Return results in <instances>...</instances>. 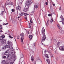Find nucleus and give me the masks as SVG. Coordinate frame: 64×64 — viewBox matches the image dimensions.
Instances as JSON below:
<instances>
[{
  "label": "nucleus",
  "mask_w": 64,
  "mask_h": 64,
  "mask_svg": "<svg viewBox=\"0 0 64 64\" xmlns=\"http://www.w3.org/2000/svg\"><path fill=\"white\" fill-rule=\"evenodd\" d=\"M34 10H35V8H38V6L37 5H35L34 6Z\"/></svg>",
  "instance_id": "11"
},
{
  "label": "nucleus",
  "mask_w": 64,
  "mask_h": 64,
  "mask_svg": "<svg viewBox=\"0 0 64 64\" xmlns=\"http://www.w3.org/2000/svg\"><path fill=\"white\" fill-rule=\"evenodd\" d=\"M33 46H35V44L34 43H33Z\"/></svg>",
  "instance_id": "37"
},
{
  "label": "nucleus",
  "mask_w": 64,
  "mask_h": 64,
  "mask_svg": "<svg viewBox=\"0 0 64 64\" xmlns=\"http://www.w3.org/2000/svg\"><path fill=\"white\" fill-rule=\"evenodd\" d=\"M12 12H15V10L14 9H12Z\"/></svg>",
  "instance_id": "23"
},
{
  "label": "nucleus",
  "mask_w": 64,
  "mask_h": 64,
  "mask_svg": "<svg viewBox=\"0 0 64 64\" xmlns=\"http://www.w3.org/2000/svg\"><path fill=\"white\" fill-rule=\"evenodd\" d=\"M28 9L24 8V11L25 12H27L28 11Z\"/></svg>",
  "instance_id": "9"
},
{
  "label": "nucleus",
  "mask_w": 64,
  "mask_h": 64,
  "mask_svg": "<svg viewBox=\"0 0 64 64\" xmlns=\"http://www.w3.org/2000/svg\"><path fill=\"white\" fill-rule=\"evenodd\" d=\"M9 37H10V38H11V39H12V38H13V37H12L11 36H9Z\"/></svg>",
  "instance_id": "28"
},
{
  "label": "nucleus",
  "mask_w": 64,
  "mask_h": 64,
  "mask_svg": "<svg viewBox=\"0 0 64 64\" xmlns=\"http://www.w3.org/2000/svg\"><path fill=\"white\" fill-rule=\"evenodd\" d=\"M6 5H9V4L8 3V2H6Z\"/></svg>",
  "instance_id": "25"
},
{
  "label": "nucleus",
  "mask_w": 64,
  "mask_h": 64,
  "mask_svg": "<svg viewBox=\"0 0 64 64\" xmlns=\"http://www.w3.org/2000/svg\"><path fill=\"white\" fill-rule=\"evenodd\" d=\"M46 5H48V4L47 3V2H46Z\"/></svg>",
  "instance_id": "44"
},
{
  "label": "nucleus",
  "mask_w": 64,
  "mask_h": 64,
  "mask_svg": "<svg viewBox=\"0 0 64 64\" xmlns=\"http://www.w3.org/2000/svg\"><path fill=\"white\" fill-rule=\"evenodd\" d=\"M4 11H2V13H3H3H4Z\"/></svg>",
  "instance_id": "49"
},
{
  "label": "nucleus",
  "mask_w": 64,
  "mask_h": 64,
  "mask_svg": "<svg viewBox=\"0 0 64 64\" xmlns=\"http://www.w3.org/2000/svg\"><path fill=\"white\" fill-rule=\"evenodd\" d=\"M53 5L54 6H55V4H53Z\"/></svg>",
  "instance_id": "58"
},
{
  "label": "nucleus",
  "mask_w": 64,
  "mask_h": 64,
  "mask_svg": "<svg viewBox=\"0 0 64 64\" xmlns=\"http://www.w3.org/2000/svg\"><path fill=\"white\" fill-rule=\"evenodd\" d=\"M10 64H13V62H10Z\"/></svg>",
  "instance_id": "50"
},
{
  "label": "nucleus",
  "mask_w": 64,
  "mask_h": 64,
  "mask_svg": "<svg viewBox=\"0 0 64 64\" xmlns=\"http://www.w3.org/2000/svg\"><path fill=\"white\" fill-rule=\"evenodd\" d=\"M23 48H25V47H24V46L23 47Z\"/></svg>",
  "instance_id": "63"
},
{
  "label": "nucleus",
  "mask_w": 64,
  "mask_h": 64,
  "mask_svg": "<svg viewBox=\"0 0 64 64\" xmlns=\"http://www.w3.org/2000/svg\"><path fill=\"white\" fill-rule=\"evenodd\" d=\"M2 38H5V35H2Z\"/></svg>",
  "instance_id": "26"
},
{
  "label": "nucleus",
  "mask_w": 64,
  "mask_h": 64,
  "mask_svg": "<svg viewBox=\"0 0 64 64\" xmlns=\"http://www.w3.org/2000/svg\"><path fill=\"white\" fill-rule=\"evenodd\" d=\"M21 8L20 6H18L16 7V10H21Z\"/></svg>",
  "instance_id": "8"
},
{
  "label": "nucleus",
  "mask_w": 64,
  "mask_h": 64,
  "mask_svg": "<svg viewBox=\"0 0 64 64\" xmlns=\"http://www.w3.org/2000/svg\"><path fill=\"white\" fill-rule=\"evenodd\" d=\"M0 32H2V30H1L0 31Z\"/></svg>",
  "instance_id": "61"
},
{
  "label": "nucleus",
  "mask_w": 64,
  "mask_h": 64,
  "mask_svg": "<svg viewBox=\"0 0 64 64\" xmlns=\"http://www.w3.org/2000/svg\"><path fill=\"white\" fill-rule=\"evenodd\" d=\"M53 20L51 19L50 20V23H52V22H53Z\"/></svg>",
  "instance_id": "27"
},
{
  "label": "nucleus",
  "mask_w": 64,
  "mask_h": 64,
  "mask_svg": "<svg viewBox=\"0 0 64 64\" xmlns=\"http://www.w3.org/2000/svg\"><path fill=\"white\" fill-rule=\"evenodd\" d=\"M43 37L42 38V39L41 43L42 44V45H44V41L45 40V39L46 38V36L45 34V33L42 34Z\"/></svg>",
  "instance_id": "2"
},
{
  "label": "nucleus",
  "mask_w": 64,
  "mask_h": 64,
  "mask_svg": "<svg viewBox=\"0 0 64 64\" xmlns=\"http://www.w3.org/2000/svg\"><path fill=\"white\" fill-rule=\"evenodd\" d=\"M31 29H32V30L31 31V34L32 33V32L33 31V27H32V28Z\"/></svg>",
  "instance_id": "20"
},
{
  "label": "nucleus",
  "mask_w": 64,
  "mask_h": 64,
  "mask_svg": "<svg viewBox=\"0 0 64 64\" xmlns=\"http://www.w3.org/2000/svg\"><path fill=\"white\" fill-rule=\"evenodd\" d=\"M2 26L0 24V29H2Z\"/></svg>",
  "instance_id": "32"
},
{
  "label": "nucleus",
  "mask_w": 64,
  "mask_h": 64,
  "mask_svg": "<svg viewBox=\"0 0 64 64\" xmlns=\"http://www.w3.org/2000/svg\"><path fill=\"white\" fill-rule=\"evenodd\" d=\"M29 28H31V26L30 25H29Z\"/></svg>",
  "instance_id": "47"
},
{
  "label": "nucleus",
  "mask_w": 64,
  "mask_h": 64,
  "mask_svg": "<svg viewBox=\"0 0 64 64\" xmlns=\"http://www.w3.org/2000/svg\"><path fill=\"white\" fill-rule=\"evenodd\" d=\"M57 44L58 45H59L60 44V42H58L57 43Z\"/></svg>",
  "instance_id": "29"
},
{
  "label": "nucleus",
  "mask_w": 64,
  "mask_h": 64,
  "mask_svg": "<svg viewBox=\"0 0 64 64\" xmlns=\"http://www.w3.org/2000/svg\"><path fill=\"white\" fill-rule=\"evenodd\" d=\"M62 22V24L63 25H64V21Z\"/></svg>",
  "instance_id": "42"
},
{
  "label": "nucleus",
  "mask_w": 64,
  "mask_h": 64,
  "mask_svg": "<svg viewBox=\"0 0 64 64\" xmlns=\"http://www.w3.org/2000/svg\"><path fill=\"white\" fill-rule=\"evenodd\" d=\"M47 62H48V61H50V60H49V59H47L46 60Z\"/></svg>",
  "instance_id": "36"
},
{
  "label": "nucleus",
  "mask_w": 64,
  "mask_h": 64,
  "mask_svg": "<svg viewBox=\"0 0 64 64\" xmlns=\"http://www.w3.org/2000/svg\"><path fill=\"white\" fill-rule=\"evenodd\" d=\"M28 34H29V32H28Z\"/></svg>",
  "instance_id": "56"
},
{
  "label": "nucleus",
  "mask_w": 64,
  "mask_h": 64,
  "mask_svg": "<svg viewBox=\"0 0 64 64\" xmlns=\"http://www.w3.org/2000/svg\"><path fill=\"white\" fill-rule=\"evenodd\" d=\"M8 24V23H6V24H3V25H6L7 24Z\"/></svg>",
  "instance_id": "31"
},
{
  "label": "nucleus",
  "mask_w": 64,
  "mask_h": 64,
  "mask_svg": "<svg viewBox=\"0 0 64 64\" xmlns=\"http://www.w3.org/2000/svg\"><path fill=\"white\" fill-rule=\"evenodd\" d=\"M9 5H10L12 4V2H9Z\"/></svg>",
  "instance_id": "33"
},
{
  "label": "nucleus",
  "mask_w": 64,
  "mask_h": 64,
  "mask_svg": "<svg viewBox=\"0 0 64 64\" xmlns=\"http://www.w3.org/2000/svg\"><path fill=\"white\" fill-rule=\"evenodd\" d=\"M24 1V0H20V4H22V3Z\"/></svg>",
  "instance_id": "15"
},
{
  "label": "nucleus",
  "mask_w": 64,
  "mask_h": 64,
  "mask_svg": "<svg viewBox=\"0 0 64 64\" xmlns=\"http://www.w3.org/2000/svg\"><path fill=\"white\" fill-rule=\"evenodd\" d=\"M0 15H1L2 16V15H3V13H1Z\"/></svg>",
  "instance_id": "39"
},
{
  "label": "nucleus",
  "mask_w": 64,
  "mask_h": 64,
  "mask_svg": "<svg viewBox=\"0 0 64 64\" xmlns=\"http://www.w3.org/2000/svg\"><path fill=\"white\" fill-rule=\"evenodd\" d=\"M31 52H32V53H33L34 52L32 51H31Z\"/></svg>",
  "instance_id": "55"
},
{
  "label": "nucleus",
  "mask_w": 64,
  "mask_h": 64,
  "mask_svg": "<svg viewBox=\"0 0 64 64\" xmlns=\"http://www.w3.org/2000/svg\"><path fill=\"white\" fill-rule=\"evenodd\" d=\"M0 42H1V43H2V44H4V43H6V40L4 39H3L2 38H0Z\"/></svg>",
  "instance_id": "3"
},
{
  "label": "nucleus",
  "mask_w": 64,
  "mask_h": 64,
  "mask_svg": "<svg viewBox=\"0 0 64 64\" xmlns=\"http://www.w3.org/2000/svg\"><path fill=\"white\" fill-rule=\"evenodd\" d=\"M24 16H26V17H27V16L28 15H29V14H27V13H25L24 14Z\"/></svg>",
  "instance_id": "17"
},
{
  "label": "nucleus",
  "mask_w": 64,
  "mask_h": 64,
  "mask_svg": "<svg viewBox=\"0 0 64 64\" xmlns=\"http://www.w3.org/2000/svg\"><path fill=\"white\" fill-rule=\"evenodd\" d=\"M6 56H4L2 58H6Z\"/></svg>",
  "instance_id": "41"
},
{
  "label": "nucleus",
  "mask_w": 64,
  "mask_h": 64,
  "mask_svg": "<svg viewBox=\"0 0 64 64\" xmlns=\"http://www.w3.org/2000/svg\"><path fill=\"white\" fill-rule=\"evenodd\" d=\"M62 63H63L64 62V60H61Z\"/></svg>",
  "instance_id": "40"
},
{
  "label": "nucleus",
  "mask_w": 64,
  "mask_h": 64,
  "mask_svg": "<svg viewBox=\"0 0 64 64\" xmlns=\"http://www.w3.org/2000/svg\"><path fill=\"white\" fill-rule=\"evenodd\" d=\"M32 3L33 2H31V0H28L26 2V4H28V5H26V6L25 8L26 9H28L29 8V5Z\"/></svg>",
  "instance_id": "1"
},
{
  "label": "nucleus",
  "mask_w": 64,
  "mask_h": 64,
  "mask_svg": "<svg viewBox=\"0 0 64 64\" xmlns=\"http://www.w3.org/2000/svg\"><path fill=\"white\" fill-rule=\"evenodd\" d=\"M17 39H19V37H18L17 38Z\"/></svg>",
  "instance_id": "53"
},
{
  "label": "nucleus",
  "mask_w": 64,
  "mask_h": 64,
  "mask_svg": "<svg viewBox=\"0 0 64 64\" xmlns=\"http://www.w3.org/2000/svg\"><path fill=\"white\" fill-rule=\"evenodd\" d=\"M9 51L8 50L6 51V52L4 53V54L6 55V57H7V58H8L9 57V56L8 55H7V54H6V53H9Z\"/></svg>",
  "instance_id": "6"
},
{
  "label": "nucleus",
  "mask_w": 64,
  "mask_h": 64,
  "mask_svg": "<svg viewBox=\"0 0 64 64\" xmlns=\"http://www.w3.org/2000/svg\"><path fill=\"white\" fill-rule=\"evenodd\" d=\"M15 57H16V56H14V58H15Z\"/></svg>",
  "instance_id": "60"
},
{
  "label": "nucleus",
  "mask_w": 64,
  "mask_h": 64,
  "mask_svg": "<svg viewBox=\"0 0 64 64\" xmlns=\"http://www.w3.org/2000/svg\"><path fill=\"white\" fill-rule=\"evenodd\" d=\"M45 57H46V58H49V57L48 56V54H45Z\"/></svg>",
  "instance_id": "14"
},
{
  "label": "nucleus",
  "mask_w": 64,
  "mask_h": 64,
  "mask_svg": "<svg viewBox=\"0 0 64 64\" xmlns=\"http://www.w3.org/2000/svg\"><path fill=\"white\" fill-rule=\"evenodd\" d=\"M48 16H52V15L51 14H48Z\"/></svg>",
  "instance_id": "35"
},
{
  "label": "nucleus",
  "mask_w": 64,
  "mask_h": 64,
  "mask_svg": "<svg viewBox=\"0 0 64 64\" xmlns=\"http://www.w3.org/2000/svg\"><path fill=\"white\" fill-rule=\"evenodd\" d=\"M34 12V11H33L32 12V13H33Z\"/></svg>",
  "instance_id": "57"
},
{
  "label": "nucleus",
  "mask_w": 64,
  "mask_h": 64,
  "mask_svg": "<svg viewBox=\"0 0 64 64\" xmlns=\"http://www.w3.org/2000/svg\"><path fill=\"white\" fill-rule=\"evenodd\" d=\"M22 15H23V14H25V13H24V12H22Z\"/></svg>",
  "instance_id": "52"
},
{
  "label": "nucleus",
  "mask_w": 64,
  "mask_h": 64,
  "mask_svg": "<svg viewBox=\"0 0 64 64\" xmlns=\"http://www.w3.org/2000/svg\"><path fill=\"white\" fill-rule=\"evenodd\" d=\"M45 32V29L44 28V27H43L42 30V33H44Z\"/></svg>",
  "instance_id": "10"
},
{
  "label": "nucleus",
  "mask_w": 64,
  "mask_h": 64,
  "mask_svg": "<svg viewBox=\"0 0 64 64\" xmlns=\"http://www.w3.org/2000/svg\"><path fill=\"white\" fill-rule=\"evenodd\" d=\"M10 47L9 46L7 45L6 46H5L2 47V49L5 50L6 49V48H10Z\"/></svg>",
  "instance_id": "5"
},
{
  "label": "nucleus",
  "mask_w": 64,
  "mask_h": 64,
  "mask_svg": "<svg viewBox=\"0 0 64 64\" xmlns=\"http://www.w3.org/2000/svg\"><path fill=\"white\" fill-rule=\"evenodd\" d=\"M2 64H4V63H5V61L4 60H2Z\"/></svg>",
  "instance_id": "21"
},
{
  "label": "nucleus",
  "mask_w": 64,
  "mask_h": 64,
  "mask_svg": "<svg viewBox=\"0 0 64 64\" xmlns=\"http://www.w3.org/2000/svg\"><path fill=\"white\" fill-rule=\"evenodd\" d=\"M54 12H53L51 13V15H52H52H53V14H54Z\"/></svg>",
  "instance_id": "43"
},
{
  "label": "nucleus",
  "mask_w": 64,
  "mask_h": 64,
  "mask_svg": "<svg viewBox=\"0 0 64 64\" xmlns=\"http://www.w3.org/2000/svg\"><path fill=\"white\" fill-rule=\"evenodd\" d=\"M24 18H25L26 19V20H27V17H26Z\"/></svg>",
  "instance_id": "54"
},
{
  "label": "nucleus",
  "mask_w": 64,
  "mask_h": 64,
  "mask_svg": "<svg viewBox=\"0 0 64 64\" xmlns=\"http://www.w3.org/2000/svg\"><path fill=\"white\" fill-rule=\"evenodd\" d=\"M46 52H47V51L46 50H45L44 51V52L46 53Z\"/></svg>",
  "instance_id": "51"
},
{
  "label": "nucleus",
  "mask_w": 64,
  "mask_h": 64,
  "mask_svg": "<svg viewBox=\"0 0 64 64\" xmlns=\"http://www.w3.org/2000/svg\"><path fill=\"white\" fill-rule=\"evenodd\" d=\"M59 10H61V7H60V8H59Z\"/></svg>",
  "instance_id": "38"
},
{
  "label": "nucleus",
  "mask_w": 64,
  "mask_h": 64,
  "mask_svg": "<svg viewBox=\"0 0 64 64\" xmlns=\"http://www.w3.org/2000/svg\"><path fill=\"white\" fill-rule=\"evenodd\" d=\"M29 23V25H31V24H30Z\"/></svg>",
  "instance_id": "64"
},
{
  "label": "nucleus",
  "mask_w": 64,
  "mask_h": 64,
  "mask_svg": "<svg viewBox=\"0 0 64 64\" xmlns=\"http://www.w3.org/2000/svg\"><path fill=\"white\" fill-rule=\"evenodd\" d=\"M30 22L31 24V23H33V22H32V20H30Z\"/></svg>",
  "instance_id": "30"
},
{
  "label": "nucleus",
  "mask_w": 64,
  "mask_h": 64,
  "mask_svg": "<svg viewBox=\"0 0 64 64\" xmlns=\"http://www.w3.org/2000/svg\"><path fill=\"white\" fill-rule=\"evenodd\" d=\"M29 38H30V39H32L33 37V36L32 35H29Z\"/></svg>",
  "instance_id": "13"
},
{
  "label": "nucleus",
  "mask_w": 64,
  "mask_h": 64,
  "mask_svg": "<svg viewBox=\"0 0 64 64\" xmlns=\"http://www.w3.org/2000/svg\"><path fill=\"white\" fill-rule=\"evenodd\" d=\"M59 49L60 50H62V51H64V46H60Z\"/></svg>",
  "instance_id": "7"
},
{
  "label": "nucleus",
  "mask_w": 64,
  "mask_h": 64,
  "mask_svg": "<svg viewBox=\"0 0 64 64\" xmlns=\"http://www.w3.org/2000/svg\"><path fill=\"white\" fill-rule=\"evenodd\" d=\"M48 21H49V20H48L47 21L46 23V25L47 26H48V25H49V24L48 23Z\"/></svg>",
  "instance_id": "18"
},
{
  "label": "nucleus",
  "mask_w": 64,
  "mask_h": 64,
  "mask_svg": "<svg viewBox=\"0 0 64 64\" xmlns=\"http://www.w3.org/2000/svg\"><path fill=\"white\" fill-rule=\"evenodd\" d=\"M21 58H23V57H24V55L22 54H21Z\"/></svg>",
  "instance_id": "24"
},
{
  "label": "nucleus",
  "mask_w": 64,
  "mask_h": 64,
  "mask_svg": "<svg viewBox=\"0 0 64 64\" xmlns=\"http://www.w3.org/2000/svg\"><path fill=\"white\" fill-rule=\"evenodd\" d=\"M8 44H10V41H8Z\"/></svg>",
  "instance_id": "34"
},
{
  "label": "nucleus",
  "mask_w": 64,
  "mask_h": 64,
  "mask_svg": "<svg viewBox=\"0 0 64 64\" xmlns=\"http://www.w3.org/2000/svg\"><path fill=\"white\" fill-rule=\"evenodd\" d=\"M31 61H33L34 60V57L32 56L31 58Z\"/></svg>",
  "instance_id": "16"
},
{
  "label": "nucleus",
  "mask_w": 64,
  "mask_h": 64,
  "mask_svg": "<svg viewBox=\"0 0 64 64\" xmlns=\"http://www.w3.org/2000/svg\"><path fill=\"white\" fill-rule=\"evenodd\" d=\"M60 33H63L64 32L63 30H60Z\"/></svg>",
  "instance_id": "19"
},
{
  "label": "nucleus",
  "mask_w": 64,
  "mask_h": 64,
  "mask_svg": "<svg viewBox=\"0 0 64 64\" xmlns=\"http://www.w3.org/2000/svg\"><path fill=\"white\" fill-rule=\"evenodd\" d=\"M22 15H23V14H22V12L20 14V16H22Z\"/></svg>",
  "instance_id": "45"
},
{
  "label": "nucleus",
  "mask_w": 64,
  "mask_h": 64,
  "mask_svg": "<svg viewBox=\"0 0 64 64\" xmlns=\"http://www.w3.org/2000/svg\"><path fill=\"white\" fill-rule=\"evenodd\" d=\"M53 56H54L53 55H52V57H53Z\"/></svg>",
  "instance_id": "62"
},
{
  "label": "nucleus",
  "mask_w": 64,
  "mask_h": 64,
  "mask_svg": "<svg viewBox=\"0 0 64 64\" xmlns=\"http://www.w3.org/2000/svg\"><path fill=\"white\" fill-rule=\"evenodd\" d=\"M20 18V16L18 17V18Z\"/></svg>",
  "instance_id": "59"
},
{
  "label": "nucleus",
  "mask_w": 64,
  "mask_h": 64,
  "mask_svg": "<svg viewBox=\"0 0 64 64\" xmlns=\"http://www.w3.org/2000/svg\"><path fill=\"white\" fill-rule=\"evenodd\" d=\"M20 36H22L21 38V42L23 43V40H24V34L23 33H22L20 34Z\"/></svg>",
  "instance_id": "4"
},
{
  "label": "nucleus",
  "mask_w": 64,
  "mask_h": 64,
  "mask_svg": "<svg viewBox=\"0 0 64 64\" xmlns=\"http://www.w3.org/2000/svg\"><path fill=\"white\" fill-rule=\"evenodd\" d=\"M50 9H52V6H50Z\"/></svg>",
  "instance_id": "48"
},
{
  "label": "nucleus",
  "mask_w": 64,
  "mask_h": 64,
  "mask_svg": "<svg viewBox=\"0 0 64 64\" xmlns=\"http://www.w3.org/2000/svg\"><path fill=\"white\" fill-rule=\"evenodd\" d=\"M47 62H48V64H49V63H50V61H48Z\"/></svg>",
  "instance_id": "46"
},
{
  "label": "nucleus",
  "mask_w": 64,
  "mask_h": 64,
  "mask_svg": "<svg viewBox=\"0 0 64 64\" xmlns=\"http://www.w3.org/2000/svg\"><path fill=\"white\" fill-rule=\"evenodd\" d=\"M60 18H61L62 19V21H64V18H63V16H62V15H61Z\"/></svg>",
  "instance_id": "12"
},
{
  "label": "nucleus",
  "mask_w": 64,
  "mask_h": 64,
  "mask_svg": "<svg viewBox=\"0 0 64 64\" xmlns=\"http://www.w3.org/2000/svg\"><path fill=\"white\" fill-rule=\"evenodd\" d=\"M58 28L59 29H60L61 28V27H60V26L59 25H58Z\"/></svg>",
  "instance_id": "22"
}]
</instances>
